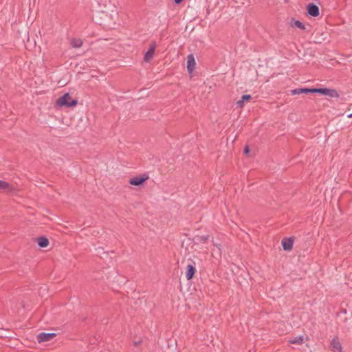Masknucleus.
Listing matches in <instances>:
<instances>
[{
  "label": "nucleus",
  "instance_id": "f257e3e1",
  "mask_svg": "<svg viewBox=\"0 0 352 352\" xmlns=\"http://www.w3.org/2000/svg\"><path fill=\"white\" fill-rule=\"evenodd\" d=\"M77 104L76 99H72L69 93H65L56 100L55 107H74Z\"/></svg>",
  "mask_w": 352,
  "mask_h": 352
},
{
  "label": "nucleus",
  "instance_id": "f03ea898",
  "mask_svg": "<svg viewBox=\"0 0 352 352\" xmlns=\"http://www.w3.org/2000/svg\"><path fill=\"white\" fill-rule=\"evenodd\" d=\"M316 94H319L322 96H327L331 98H339L340 95L335 89H331L327 87L317 88Z\"/></svg>",
  "mask_w": 352,
  "mask_h": 352
},
{
  "label": "nucleus",
  "instance_id": "7ed1b4c3",
  "mask_svg": "<svg viewBox=\"0 0 352 352\" xmlns=\"http://www.w3.org/2000/svg\"><path fill=\"white\" fill-rule=\"evenodd\" d=\"M147 179H148V175L144 173L143 175L131 178L129 182L131 185L140 186L143 185Z\"/></svg>",
  "mask_w": 352,
  "mask_h": 352
},
{
  "label": "nucleus",
  "instance_id": "20e7f679",
  "mask_svg": "<svg viewBox=\"0 0 352 352\" xmlns=\"http://www.w3.org/2000/svg\"><path fill=\"white\" fill-rule=\"evenodd\" d=\"M189 261L190 263L187 265L186 271V278L188 280H192L193 278L197 271L195 267V262L192 259H190Z\"/></svg>",
  "mask_w": 352,
  "mask_h": 352
},
{
  "label": "nucleus",
  "instance_id": "39448f33",
  "mask_svg": "<svg viewBox=\"0 0 352 352\" xmlns=\"http://www.w3.org/2000/svg\"><path fill=\"white\" fill-rule=\"evenodd\" d=\"M307 12L309 16L316 17L320 14L319 7L314 3H310L306 6Z\"/></svg>",
  "mask_w": 352,
  "mask_h": 352
},
{
  "label": "nucleus",
  "instance_id": "423d86ee",
  "mask_svg": "<svg viewBox=\"0 0 352 352\" xmlns=\"http://www.w3.org/2000/svg\"><path fill=\"white\" fill-rule=\"evenodd\" d=\"M156 48V43L155 41H152L150 45L148 50L144 54V60L145 62H149L155 54V51Z\"/></svg>",
  "mask_w": 352,
  "mask_h": 352
},
{
  "label": "nucleus",
  "instance_id": "0eeeda50",
  "mask_svg": "<svg viewBox=\"0 0 352 352\" xmlns=\"http://www.w3.org/2000/svg\"><path fill=\"white\" fill-rule=\"evenodd\" d=\"M56 336V334L55 333L41 332L37 335L36 338H37V341L39 343H41V342L50 341V340H52Z\"/></svg>",
  "mask_w": 352,
  "mask_h": 352
},
{
  "label": "nucleus",
  "instance_id": "6e6552de",
  "mask_svg": "<svg viewBox=\"0 0 352 352\" xmlns=\"http://www.w3.org/2000/svg\"><path fill=\"white\" fill-rule=\"evenodd\" d=\"M196 65L195 59L194 55L190 54L187 56V70L189 74H191Z\"/></svg>",
  "mask_w": 352,
  "mask_h": 352
},
{
  "label": "nucleus",
  "instance_id": "1a4fd4ad",
  "mask_svg": "<svg viewBox=\"0 0 352 352\" xmlns=\"http://www.w3.org/2000/svg\"><path fill=\"white\" fill-rule=\"evenodd\" d=\"M281 243H282L283 248L285 251H290L293 248L294 239L292 237H289V238L286 237L282 240Z\"/></svg>",
  "mask_w": 352,
  "mask_h": 352
},
{
  "label": "nucleus",
  "instance_id": "9d476101",
  "mask_svg": "<svg viewBox=\"0 0 352 352\" xmlns=\"http://www.w3.org/2000/svg\"><path fill=\"white\" fill-rule=\"evenodd\" d=\"M331 348L333 352H342V345L338 337L333 338L331 341Z\"/></svg>",
  "mask_w": 352,
  "mask_h": 352
},
{
  "label": "nucleus",
  "instance_id": "9b49d317",
  "mask_svg": "<svg viewBox=\"0 0 352 352\" xmlns=\"http://www.w3.org/2000/svg\"><path fill=\"white\" fill-rule=\"evenodd\" d=\"M0 190H3L6 192H12L15 190V188L9 183L0 179Z\"/></svg>",
  "mask_w": 352,
  "mask_h": 352
},
{
  "label": "nucleus",
  "instance_id": "f8f14e48",
  "mask_svg": "<svg viewBox=\"0 0 352 352\" xmlns=\"http://www.w3.org/2000/svg\"><path fill=\"white\" fill-rule=\"evenodd\" d=\"M209 239V235L199 236L197 235L192 239L194 244L205 243Z\"/></svg>",
  "mask_w": 352,
  "mask_h": 352
},
{
  "label": "nucleus",
  "instance_id": "ddd939ff",
  "mask_svg": "<svg viewBox=\"0 0 352 352\" xmlns=\"http://www.w3.org/2000/svg\"><path fill=\"white\" fill-rule=\"evenodd\" d=\"M38 245L40 248H44L48 246L49 239L45 236H41L36 239Z\"/></svg>",
  "mask_w": 352,
  "mask_h": 352
},
{
  "label": "nucleus",
  "instance_id": "4468645a",
  "mask_svg": "<svg viewBox=\"0 0 352 352\" xmlns=\"http://www.w3.org/2000/svg\"><path fill=\"white\" fill-rule=\"evenodd\" d=\"M252 98L251 95L244 94L241 96V99L236 102L238 107L242 108L244 106L245 102L249 101Z\"/></svg>",
  "mask_w": 352,
  "mask_h": 352
},
{
  "label": "nucleus",
  "instance_id": "2eb2a0df",
  "mask_svg": "<svg viewBox=\"0 0 352 352\" xmlns=\"http://www.w3.org/2000/svg\"><path fill=\"white\" fill-rule=\"evenodd\" d=\"M290 25L292 27H296L300 30H305V25L299 20H295L294 18H292Z\"/></svg>",
  "mask_w": 352,
  "mask_h": 352
},
{
  "label": "nucleus",
  "instance_id": "dca6fc26",
  "mask_svg": "<svg viewBox=\"0 0 352 352\" xmlns=\"http://www.w3.org/2000/svg\"><path fill=\"white\" fill-rule=\"evenodd\" d=\"M82 41L80 38H72L70 41V45L74 48H79L82 45Z\"/></svg>",
  "mask_w": 352,
  "mask_h": 352
},
{
  "label": "nucleus",
  "instance_id": "f3484780",
  "mask_svg": "<svg viewBox=\"0 0 352 352\" xmlns=\"http://www.w3.org/2000/svg\"><path fill=\"white\" fill-rule=\"evenodd\" d=\"M302 94H307V87L297 88L291 90V94L293 96Z\"/></svg>",
  "mask_w": 352,
  "mask_h": 352
},
{
  "label": "nucleus",
  "instance_id": "a211bd4d",
  "mask_svg": "<svg viewBox=\"0 0 352 352\" xmlns=\"http://www.w3.org/2000/svg\"><path fill=\"white\" fill-rule=\"evenodd\" d=\"M303 342H304L303 336H296V337L294 338L293 339L289 340V342L290 344H301L303 343Z\"/></svg>",
  "mask_w": 352,
  "mask_h": 352
},
{
  "label": "nucleus",
  "instance_id": "6ab92c4d",
  "mask_svg": "<svg viewBox=\"0 0 352 352\" xmlns=\"http://www.w3.org/2000/svg\"><path fill=\"white\" fill-rule=\"evenodd\" d=\"M317 87H307V94H316Z\"/></svg>",
  "mask_w": 352,
  "mask_h": 352
},
{
  "label": "nucleus",
  "instance_id": "aec40b11",
  "mask_svg": "<svg viewBox=\"0 0 352 352\" xmlns=\"http://www.w3.org/2000/svg\"><path fill=\"white\" fill-rule=\"evenodd\" d=\"M250 149L249 146H245L243 149V153L245 155H248L250 153Z\"/></svg>",
  "mask_w": 352,
  "mask_h": 352
},
{
  "label": "nucleus",
  "instance_id": "412c9836",
  "mask_svg": "<svg viewBox=\"0 0 352 352\" xmlns=\"http://www.w3.org/2000/svg\"><path fill=\"white\" fill-rule=\"evenodd\" d=\"M184 0H174V3L177 5L180 4Z\"/></svg>",
  "mask_w": 352,
  "mask_h": 352
},
{
  "label": "nucleus",
  "instance_id": "4be33fe9",
  "mask_svg": "<svg viewBox=\"0 0 352 352\" xmlns=\"http://www.w3.org/2000/svg\"><path fill=\"white\" fill-rule=\"evenodd\" d=\"M141 342H142V341H141V340H139V341L135 342H134V345H135V346H138V344H140Z\"/></svg>",
  "mask_w": 352,
  "mask_h": 352
},
{
  "label": "nucleus",
  "instance_id": "5701e85b",
  "mask_svg": "<svg viewBox=\"0 0 352 352\" xmlns=\"http://www.w3.org/2000/svg\"><path fill=\"white\" fill-rule=\"evenodd\" d=\"M349 118H352V113L347 116Z\"/></svg>",
  "mask_w": 352,
  "mask_h": 352
}]
</instances>
